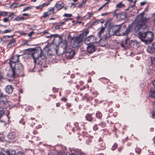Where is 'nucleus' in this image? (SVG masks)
Here are the masks:
<instances>
[{"mask_svg":"<svg viewBox=\"0 0 155 155\" xmlns=\"http://www.w3.org/2000/svg\"><path fill=\"white\" fill-rule=\"evenodd\" d=\"M144 13H141L137 17V22L134 28L136 32L138 31L140 29H145L147 27L146 23L149 20V18L144 17Z\"/></svg>","mask_w":155,"mask_h":155,"instance_id":"1","label":"nucleus"},{"mask_svg":"<svg viewBox=\"0 0 155 155\" xmlns=\"http://www.w3.org/2000/svg\"><path fill=\"white\" fill-rule=\"evenodd\" d=\"M11 69L8 71L7 76L9 77L14 78L16 74H18L23 69V67L21 63L18 62L15 64L14 66H11Z\"/></svg>","mask_w":155,"mask_h":155,"instance_id":"2","label":"nucleus"},{"mask_svg":"<svg viewBox=\"0 0 155 155\" xmlns=\"http://www.w3.org/2000/svg\"><path fill=\"white\" fill-rule=\"evenodd\" d=\"M31 55L33 57L34 61L36 62L37 60L40 61L46 58L45 56L42 54V50L40 47L35 48L31 51Z\"/></svg>","mask_w":155,"mask_h":155,"instance_id":"3","label":"nucleus"},{"mask_svg":"<svg viewBox=\"0 0 155 155\" xmlns=\"http://www.w3.org/2000/svg\"><path fill=\"white\" fill-rule=\"evenodd\" d=\"M122 25L123 24H121L111 26L108 30L109 36H111L119 32Z\"/></svg>","mask_w":155,"mask_h":155,"instance_id":"4","label":"nucleus"},{"mask_svg":"<svg viewBox=\"0 0 155 155\" xmlns=\"http://www.w3.org/2000/svg\"><path fill=\"white\" fill-rule=\"evenodd\" d=\"M67 46L65 42L62 45L58 47L56 51L57 54L58 55H61L66 52Z\"/></svg>","mask_w":155,"mask_h":155,"instance_id":"5","label":"nucleus"},{"mask_svg":"<svg viewBox=\"0 0 155 155\" xmlns=\"http://www.w3.org/2000/svg\"><path fill=\"white\" fill-rule=\"evenodd\" d=\"M145 38V40H144V42H145L146 44H147L148 43H150L151 42L153 39V33L150 31L147 32Z\"/></svg>","mask_w":155,"mask_h":155,"instance_id":"6","label":"nucleus"},{"mask_svg":"<svg viewBox=\"0 0 155 155\" xmlns=\"http://www.w3.org/2000/svg\"><path fill=\"white\" fill-rule=\"evenodd\" d=\"M66 52L65 54V56L68 59L72 58L75 54V52L73 50L68 48V47L66 48Z\"/></svg>","mask_w":155,"mask_h":155,"instance_id":"7","label":"nucleus"},{"mask_svg":"<svg viewBox=\"0 0 155 155\" xmlns=\"http://www.w3.org/2000/svg\"><path fill=\"white\" fill-rule=\"evenodd\" d=\"M20 56L19 55H15L12 56V58H10L9 62L10 66H14L15 64L18 62L19 61V58Z\"/></svg>","mask_w":155,"mask_h":155,"instance_id":"8","label":"nucleus"},{"mask_svg":"<svg viewBox=\"0 0 155 155\" xmlns=\"http://www.w3.org/2000/svg\"><path fill=\"white\" fill-rule=\"evenodd\" d=\"M96 42V40L93 35H91L86 38L84 40V43L87 45H91V43H93Z\"/></svg>","mask_w":155,"mask_h":155,"instance_id":"9","label":"nucleus"},{"mask_svg":"<svg viewBox=\"0 0 155 155\" xmlns=\"http://www.w3.org/2000/svg\"><path fill=\"white\" fill-rule=\"evenodd\" d=\"M16 137V134L14 132H10L7 135L8 142L9 143L12 142L14 141Z\"/></svg>","mask_w":155,"mask_h":155,"instance_id":"10","label":"nucleus"},{"mask_svg":"<svg viewBox=\"0 0 155 155\" xmlns=\"http://www.w3.org/2000/svg\"><path fill=\"white\" fill-rule=\"evenodd\" d=\"M73 47L76 48L80 46V43L81 41V39L79 37L74 38L72 39Z\"/></svg>","mask_w":155,"mask_h":155,"instance_id":"11","label":"nucleus"},{"mask_svg":"<svg viewBox=\"0 0 155 155\" xmlns=\"http://www.w3.org/2000/svg\"><path fill=\"white\" fill-rule=\"evenodd\" d=\"M87 45V49L88 53L91 54L95 51L96 48L94 45L92 44Z\"/></svg>","mask_w":155,"mask_h":155,"instance_id":"12","label":"nucleus"},{"mask_svg":"<svg viewBox=\"0 0 155 155\" xmlns=\"http://www.w3.org/2000/svg\"><path fill=\"white\" fill-rule=\"evenodd\" d=\"M146 33L147 32H139L138 33V38H139L143 42H144V40H145V38Z\"/></svg>","mask_w":155,"mask_h":155,"instance_id":"13","label":"nucleus"},{"mask_svg":"<svg viewBox=\"0 0 155 155\" xmlns=\"http://www.w3.org/2000/svg\"><path fill=\"white\" fill-rule=\"evenodd\" d=\"M6 92L8 94H11L13 91V87L11 85H8L5 88Z\"/></svg>","mask_w":155,"mask_h":155,"instance_id":"14","label":"nucleus"},{"mask_svg":"<svg viewBox=\"0 0 155 155\" xmlns=\"http://www.w3.org/2000/svg\"><path fill=\"white\" fill-rule=\"evenodd\" d=\"M64 6V4L63 3L57 2L55 4V7L57 8V10H59L61 9Z\"/></svg>","mask_w":155,"mask_h":155,"instance_id":"15","label":"nucleus"},{"mask_svg":"<svg viewBox=\"0 0 155 155\" xmlns=\"http://www.w3.org/2000/svg\"><path fill=\"white\" fill-rule=\"evenodd\" d=\"M15 42V39L12 38L10 41V42L8 44L7 47L8 48H10L11 47L13 46L14 45V43Z\"/></svg>","mask_w":155,"mask_h":155,"instance_id":"16","label":"nucleus"},{"mask_svg":"<svg viewBox=\"0 0 155 155\" xmlns=\"http://www.w3.org/2000/svg\"><path fill=\"white\" fill-rule=\"evenodd\" d=\"M5 152L7 155H15L16 152L14 150H6Z\"/></svg>","mask_w":155,"mask_h":155,"instance_id":"17","label":"nucleus"},{"mask_svg":"<svg viewBox=\"0 0 155 155\" xmlns=\"http://www.w3.org/2000/svg\"><path fill=\"white\" fill-rule=\"evenodd\" d=\"M147 50L148 52L152 54L154 52L155 49L152 45L151 46H148Z\"/></svg>","mask_w":155,"mask_h":155,"instance_id":"18","label":"nucleus"},{"mask_svg":"<svg viewBox=\"0 0 155 155\" xmlns=\"http://www.w3.org/2000/svg\"><path fill=\"white\" fill-rule=\"evenodd\" d=\"M150 96L151 97L155 98V91L154 89H151L149 93Z\"/></svg>","mask_w":155,"mask_h":155,"instance_id":"19","label":"nucleus"},{"mask_svg":"<svg viewBox=\"0 0 155 155\" xmlns=\"http://www.w3.org/2000/svg\"><path fill=\"white\" fill-rule=\"evenodd\" d=\"M105 27H106L107 26H108V29H109L110 28V27L111 26V21L110 20H107L105 24Z\"/></svg>","mask_w":155,"mask_h":155,"instance_id":"20","label":"nucleus"},{"mask_svg":"<svg viewBox=\"0 0 155 155\" xmlns=\"http://www.w3.org/2000/svg\"><path fill=\"white\" fill-rule=\"evenodd\" d=\"M86 119L88 121H91L92 120V118L91 114H87L85 116Z\"/></svg>","mask_w":155,"mask_h":155,"instance_id":"21","label":"nucleus"},{"mask_svg":"<svg viewBox=\"0 0 155 155\" xmlns=\"http://www.w3.org/2000/svg\"><path fill=\"white\" fill-rule=\"evenodd\" d=\"M105 30V28L102 27L98 33V36L99 37H101V35L102 34Z\"/></svg>","mask_w":155,"mask_h":155,"instance_id":"22","label":"nucleus"},{"mask_svg":"<svg viewBox=\"0 0 155 155\" xmlns=\"http://www.w3.org/2000/svg\"><path fill=\"white\" fill-rule=\"evenodd\" d=\"M125 5L124 4L122 3L121 2H119L116 5L117 8H123L124 7Z\"/></svg>","mask_w":155,"mask_h":155,"instance_id":"23","label":"nucleus"},{"mask_svg":"<svg viewBox=\"0 0 155 155\" xmlns=\"http://www.w3.org/2000/svg\"><path fill=\"white\" fill-rule=\"evenodd\" d=\"M49 4V3H48V4H46V3H43L41 5H40L39 6H36V8L37 9H41L43 8V6L45 5L46 6H47Z\"/></svg>","mask_w":155,"mask_h":155,"instance_id":"24","label":"nucleus"},{"mask_svg":"<svg viewBox=\"0 0 155 155\" xmlns=\"http://www.w3.org/2000/svg\"><path fill=\"white\" fill-rule=\"evenodd\" d=\"M8 14L7 12L0 11V18L1 16L7 15Z\"/></svg>","mask_w":155,"mask_h":155,"instance_id":"25","label":"nucleus"},{"mask_svg":"<svg viewBox=\"0 0 155 155\" xmlns=\"http://www.w3.org/2000/svg\"><path fill=\"white\" fill-rule=\"evenodd\" d=\"M129 42L130 43V45H132V44H137V41L135 40H130L129 41Z\"/></svg>","mask_w":155,"mask_h":155,"instance_id":"26","label":"nucleus"},{"mask_svg":"<svg viewBox=\"0 0 155 155\" xmlns=\"http://www.w3.org/2000/svg\"><path fill=\"white\" fill-rule=\"evenodd\" d=\"M96 117L99 118H101L102 116V114L99 111H97L96 114Z\"/></svg>","mask_w":155,"mask_h":155,"instance_id":"27","label":"nucleus"},{"mask_svg":"<svg viewBox=\"0 0 155 155\" xmlns=\"http://www.w3.org/2000/svg\"><path fill=\"white\" fill-rule=\"evenodd\" d=\"M130 31V27H128L126 29V31L123 34V35H125L128 34Z\"/></svg>","mask_w":155,"mask_h":155,"instance_id":"28","label":"nucleus"},{"mask_svg":"<svg viewBox=\"0 0 155 155\" xmlns=\"http://www.w3.org/2000/svg\"><path fill=\"white\" fill-rule=\"evenodd\" d=\"M12 31L11 29H7L4 31H2V34L10 33Z\"/></svg>","mask_w":155,"mask_h":155,"instance_id":"29","label":"nucleus"},{"mask_svg":"<svg viewBox=\"0 0 155 155\" xmlns=\"http://www.w3.org/2000/svg\"><path fill=\"white\" fill-rule=\"evenodd\" d=\"M141 150V149L139 148H136L135 149V152L138 154L140 153Z\"/></svg>","mask_w":155,"mask_h":155,"instance_id":"30","label":"nucleus"},{"mask_svg":"<svg viewBox=\"0 0 155 155\" xmlns=\"http://www.w3.org/2000/svg\"><path fill=\"white\" fill-rule=\"evenodd\" d=\"M24 18L23 17H17L16 18H15L14 19V20H17V21H20L21 20H24Z\"/></svg>","mask_w":155,"mask_h":155,"instance_id":"31","label":"nucleus"},{"mask_svg":"<svg viewBox=\"0 0 155 155\" xmlns=\"http://www.w3.org/2000/svg\"><path fill=\"white\" fill-rule=\"evenodd\" d=\"M5 112L2 110H0V118L4 114Z\"/></svg>","mask_w":155,"mask_h":155,"instance_id":"32","label":"nucleus"},{"mask_svg":"<svg viewBox=\"0 0 155 155\" xmlns=\"http://www.w3.org/2000/svg\"><path fill=\"white\" fill-rule=\"evenodd\" d=\"M16 155H25V154L23 152L18 151Z\"/></svg>","mask_w":155,"mask_h":155,"instance_id":"33","label":"nucleus"},{"mask_svg":"<svg viewBox=\"0 0 155 155\" xmlns=\"http://www.w3.org/2000/svg\"><path fill=\"white\" fill-rule=\"evenodd\" d=\"M117 147V144H114L112 147L111 149L112 150H114Z\"/></svg>","mask_w":155,"mask_h":155,"instance_id":"34","label":"nucleus"},{"mask_svg":"<svg viewBox=\"0 0 155 155\" xmlns=\"http://www.w3.org/2000/svg\"><path fill=\"white\" fill-rule=\"evenodd\" d=\"M72 14H65L64 16V17H71L72 16Z\"/></svg>","mask_w":155,"mask_h":155,"instance_id":"35","label":"nucleus"},{"mask_svg":"<svg viewBox=\"0 0 155 155\" xmlns=\"http://www.w3.org/2000/svg\"><path fill=\"white\" fill-rule=\"evenodd\" d=\"M3 20L4 22H7L9 21V18L8 17V18L6 17L5 18H4Z\"/></svg>","mask_w":155,"mask_h":155,"instance_id":"36","label":"nucleus"},{"mask_svg":"<svg viewBox=\"0 0 155 155\" xmlns=\"http://www.w3.org/2000/svg\"><path fill=\"white\" fill-rule=\"evenodd\" d=\"M120 46L122 48H124V49H126L128 48L127 46H125L123 44H120Z\"/></svg>","mask_w":155,"mask_h":155,"instance_id":"37","label":"nucleus"},{"mask_svg":"<svg viewBox=\"0 0 155 155\" xmlns=\"http://www.w3.org/2000/svg\"><path fill=\"white\" fill-rule=\"evenodd\" d=\"M122 16H123V18H125L126 17V15L124 13H122L120 14V16L121 17Z\"/></svg>","mask_w":155,"mask_h":155,"instance_id":"38","label":"nucleus"},{"mask_svg":"<svg viewBox=\"0 0 155 155\" xmlns=\"http://www.w3.org/2000/svg\"><path fill=\"white\" fill-rule=\"evenodd\" d=\"M31 8L30 7H27L23 9V11L25 12L26 11L28 10V9H30Z\"/></svg>","mask_w":155,"mask_h":155,"instance_id":"39","label":"nucleus"},{"mask_svg":"<svg viewBox=\"0 0 155 155\" xmlns=\"http://www.w3.org/2000/svg\"><path fill=\"white\" fill-rule=\"evenodd\" d=\"M13 36V35H12L11 36H6L3 38V39H4L5 38H12Z\"/></svg>","mask_w":155,"mask_h":155,"instance_id":"40","label":"nucleus"},{"mask_svg":"<svg viewBox=\"0 0 155 155\" xmlns=\"http://www.w3.org/2000/svg\"><path fill=\"white\" fill-rule=\"evenodd\" d=\"M151 114H152V116L153 117H154L155 116V111L153 110L151 112Z\"/></svg>","mask_w":155,"mask_h":155,"instance_id":"41","label":"nucleus"},{"mask_svg":"<svg viewBox=\"0 0 155 155\" xmlns=\"http://www.w3.org/2000/svg\"><path fill=\"white\" fill-rule=\"evenodd\" d=\"M88 14L89 15L88 17L90 18L93 15V13L91 12V13H88Z\"/></svg>","mask_w":155,"mask_h":155,"instance_id":"42","label":"nucleus"},{"mask_svg":"<svg viewBox=\"0 0 155 155\" xmlns=\"http://www.w3.org/2000/svg\"><path fill=\"white\" fill-rule=\"evenodd\" d=\"M70 155H83L82 154H80L79 153H71V154H70Z\"/></svg>","mask_w":155,"mask_h":155,"instance_id":"43","label":"nucleus"},{"mask_svg":"<svg viewBox=\"0 0 155 155\" xmlns=\"http://www.w3.org/2000/svg\"><path fill=\"white\" fill-rule=\"evenodd\" d=\"M76 7V5L75 4H74V3H71V7H72L73 8H74Z\"/></svg>","mask_w":155,"mask_h":155,"instance_id":"44","label":"nucleus"},{"mask_svg":"<svg viewBox=\"0 0 155 155\" xmlns=\"http://www.w3.org/2000/svg\"><path fill=\"white\" fill-rule=\"evenodd\" d=\"M48 15V12H45L44 14L43 17L45 18H46Z\"/></svg>","mask_w":155,"mask_h":155,"instance_id":"45","label":"nucleus"},{"mask_svg":"<svg viewBox=\"0 0 155 155\" xmlns=\"http://www.w3.org/2000/svg\"><path fill=\"white\" fill-rule=\"evenodd\" d=\"M98 128L97 127V126L96 125H95L93 127V129L94 130H96Z\"/></svg>","mask_w":155,"mask_h":155,"instance_id":"46","label":"nucleus"},{"mask_svg":"<svg viewBox=\"0 0 155 155\" xmlns=\"http://www.w3.org/2000/svg\"><path fill=\"white\" fill-rule=\"evenodd\" d=\"M34 34V32L33 31H31V32H30V33L28 34V36L29 37L31 36L32 35H33Z\"/></svg>","mask_w":155,"mask_h":155,"instance_id":"47","label":"nucleus"},{"mask_svg":"<svg viewBox=\"0 0 155 155\" xmlns=\"http://www.w3.org/2000/svg\"><path fill=\"white\" fill-rule=\"evenodd\" d=\"M136 2V1H135L134 3V4L133 5H131V6H129L130 8H132L134 7L135 6V3Z\"/></svg>","mask_w":155,"mask_h":155,"instance_id":"48","label":"nucleus"},{"mask_svg":"<svg viewBox=\"0 0 155 155\" xmlns=\"http://www.w3.org/2000/svg\"><path fill=\"white\" fill-rule=\"evenodd\" d=\"M28 45L27 44V41H25L23 42V45Z\"/></svg>","mask_w":155,"mask_h":155,"instance_id":"49","label":"nucleus"},{"mask_svg":"<svg viewBox=\"0 0 155 155\" xmlns=\"http://www.w3.org/2000/svg\"><path fill=\"white\" fill-rule=\"evenodd\" d=\"M78 7L80 8H81L83 7V5L81 3H80L79 4Z\"/></svg>","mask_w":155,"mask_h":155,"instance_id":"50","label":"nucleus"},{"mask_svg":"<svg viewBox=\"0 0 155 155\" xmlns=\"http://www.w3.org/2000/svg\"><path fill=\"white\" fill-rule=\"evenodd\" d=\"M86 2V1L83 0L81 2V4L84 5Z\"/></svg>","mask_w":155,"mask_h":155,"instance_id":"51","label":"nucleus"},{"mask_svg":"<svg viewBox=\"0 0 155 155\" xmlns=\"http://www.w3.org/2000/svg\"><path fill=\"white\" fill-rule=\"evenodd\" d=\"M145 4V2H141L140 3V5L141 6H143Z\"/></svg>","mask_w":155,"mask_h":155,"instance_id":"52","label":"nucleus"},{"mask_svg":"<svg viewBox=\"0 0 155 155\" xmlns=\"http://www.w3.org/2000/svg\"><path fill=\"white\" fill-rule=\"evenodd\" d=\"M88 33V32L87 31H85L83 32V34L85 35H86Z\"/></svg>","mask_w":155,"mask_h":155,"instance_id":"53","label":"nucleus"},{"mask_svg":"<svg viewBox=\"0 0 155 155\" xmlns=\"http://www.w3.org/2000/svg\"><path fill=\"white\" fill-rule=\"evenodd\" d=\"M99 22L101 23H103L104 22V20L103 19H101L99 20Z\"/></svg>","mask_w":155,"mask_h":155,"instance_id":"54","label":"nucleus"},{"mask_svg":"<svg viewBox=\"0 0 155 155\" xmlns=\"http://www.w3.org/2000/svg\"><path fill=\"white\" fill-rule=\"evenodd\" d=\"M109 2L107 1V2H106L102 6V8L104 7L105 6V5L108 4V3Z\"/></svg>","mask_w":155,"mask_h":155,"instance_id":"55","label":"nucleus"},{"mask_svg":"<svg viewBox=\"0 0 155 155\" xmlns=\"http://www.w3.org/2000/svg\"><path fill=\"white\" fill-rule=\"evenodd\" d=\"M3 96V94L2 91L0 90V97H1Z\"/></svg>","mask_w":155,"mask_h":155,"instance_id":"56","label":"nucleus"},{"mask_svg":"<svg viewBox=\"0 0 155 155\" xmlns=\"http://www.w3.org/2000/svg\"><path fill=\"white\" fill-rule=\"evenodd\" d=\"M99 22V20H96L95 21L94 23H98Z\"/></svg>","mask_w":155,"mask_h":155,"instance_id":"57","label":"nucleus"},{"mask_svg":"<svg viewBox=\"0 0 155 155\" xmlns=\"http://www.w3.org/2000/svg\"><path fill=\"white\" fill-rule=\"evenodd\" d=\"M54 10V8H51L49 9V11L51 12H52Z\"/></svg>","mask_w":155,"mask_h":155,"instance_id":"58","label":"nucleus"},{"mask_svg":"<svg viewBox=\"0 0 155 155\" xmlns=\"http://www.w3.org/2000/svg\"><path fill=\"white\" fill-rule=\"evenodd\" d=\"M14 15V13H13L10 12L9 13V17L11 16H12L13 15Z\"/></svg>","mask_w":155,"mask_h":155,"instance_id":"59","label":"nucleus"},{"mask_svg":"<svg viewBox=\"0 0 155 155\" xmlns=\"http://www.w3.org/2000/svg\"><path fill=\"white\" fill-rule=\"evenodd\" d=\"M3 79H4V77L2 76H0V82L2 81V80H3Z\"/></svg>","mask_w":155,"mask_h":155,"instance_id":"60","label":"nucleus"},{"mask_svg":"<svg viewBox=\"0 0 155 155\" xmlns=\"http://www.w3.org/2000/svg\"><path fill=\"white\" fill-rule=\"evenodd\" d=\"M54 35H48L47 36H46V38H50V37H51L52 36H53Z\"/></svg>","mask_w":155,"mask_h":155,"instance_id":"61","label":"nucleus"},{"mask_svg":"<svg viewBox=\"0 0 155 155\" xmlns=\"http://www.w3.org/2000/svg\"><path fill=\"white\" fill-rule=\"evenodd\" d=\"M23 16H28L29 15V14H27V13H24L23 14Z\"/></svg>","mask_w":155,"mask_h":155,"instance_id":"62","label":"nucleus"},{"mask_svg":"<svg viewBox=\"0 0 155 155\" xmlns=\"http://www.w3.org/2000/svg\"><path fill=\"white\" fill-rule=\"evenodd\" d=\"M61 100H62V101H66L67 100L65 98H62L61 99Z\"/></svg>","mask_w":155,"mask_h":155,"instance_id":"63","label":"nucleus"},{"mask_svg":"<svg viewBox=\"0 0 155 155\" xmlns=\"http://www.w3.org/2000/svg\"><path fill=\"white\" fill-rule=\"evenodd\" d=\"M113 15H116L117 16L118 15V14L116 13V11H114L113 13Z\"/></svg>","mask_w":155,"mask_h":155,"instance_id":"64","label":"nucleus"}]
</instances>
